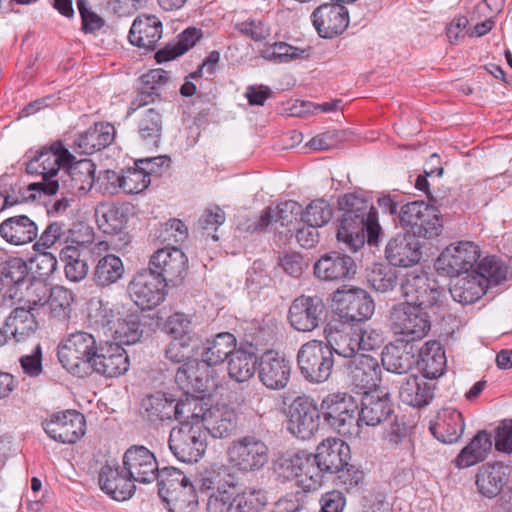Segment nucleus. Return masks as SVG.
<instances>
[{"label":"nucleus","instance_id":"1","mask_svg":"<svg viewBox=\"0 0 512 512\" xmlns=\"http://www.w3.org/2000/svg\"><path fill=\"white\" fill-rule=\"evenodd\" d=\"M338 206L341 215L338 218L337 240L352 252H357L366 241L371 246H377L383 234L377 209L369 201L352 193L341 196Z\"/></svg>","mask_w":512,"mask_h":512},{"label":"nucleus","instance_id":"2","mask_svg":"<svg viewBox=\"0 0 512 512\" xmlns=\"http://www.w3.org/2000/svg\"><path fill=\"white\" fill-rule=\"evenodd\" d=\"M98 348L93 334L79 330L68 334L60 344L57 355L67 371L83 377Z\"/></svg>","mask_w":512,"mask_h":512},{"label":"nucleus","instance_id":"3","mask_svg":"<svg viewBox=\"0 0 512 512\" xmlns=\"http://www.w3.org/2000/svg\"><path fill=\"white\" fill-rule=\"evenodd\" d=\"M297 364L307 381L323 383L330 378L333 371V351L323 341H308L298 350Z\"/></svg>","mask_w":512,"mask_h":512},{"label":"nucleus","instance_id":"4","mask_svg":"<svg viewBox=\"0 0 512 512\" xmlns=\"http://www.w3.org/2000/svg\"><path fill=\"white\" fill-rule=\"evenodd\" d=\"M168 443L171 452L179 461L198 462L207 448L206 430L203 425L181 421L171 429Z\"/></svg>","mask_w":512,"mask_h":512},{"label":"nucleus","instance_id":"5","mask_svg":"<svg viewBox=\"0 0 512 512\" xmlns=\"http://www.w3.org/2000/svg\"><path fill=\"white\" fill-rule=\"evenodd\" d=\"M323 418L339 434L347 437L359 434L358 406L346 393L329 394L321 403Z\"/></svg>","mask_w":512,"mask_h":512},{"label":"nucleus","instance_id":"6","mask_svg":"<svg viewBox=\"0 0 512 512\" xmlns=\"http://www.w3.org/2000/svg\"><path fill=\"white\" fill-rule=\"evenodd\" d=\"M430 310L409 304H397L390 310L389 320L395 334L405 336L406 341L423 339L431 329Z\"/></svg>","mask_w":512,"mask_h":512},{"label":"nucleus","instance_id":"7","mask_svg":"<svg viewBox=\"0 0 512 512\" xmlns=\"http://www.w3.org/2000/svg\"><path fill=\"white\" fill-rule=\"evenodd\" d=\"M229 463L239 471L261 470L269 461V448L257 436L246 435L231 442L227 450Z\"/></svg>","mask_w":512,"mask_h":512},{"label":"nucleus","instance_id":"8","mask_svg":"<svg viewBox=\"0 0 512 512\" xmlns=\"http://www.w3.org/2000/svg\"><path fill=\"white\" fill-rule=\"evenodd\" d=\"M148 269L167 287H177L188 274V258L177 247H164L151 255Z\"/></svg>","mask_w":512,"mask_h":512},{"label":"nucleus","instance_id":"9","mask_svg":"<svg viewBox=\"0 0 512 512\" xmlns=\"http://www.w3.org/2000/svg\"><path fill=\"white\" fill-rule=\"evenodd\" d=\"M481 251L471 241H459L447 246L435 262L436 270L449 277L471 272L479 261Z\"/></svg>","mask_w":512,"mask_h":512},{"label":"nucleus","instance_id":"10","mask_svg":"<svg viewBox=\"0 0 512 512\" xmlns=\"http://www.w3.org/2000/svg\"><path fill=\"white\" fill-rule=\"evenodd\" d=\"M400 289L406 301L403 304L419 306L435 310L440 305L443 291L435 282H430L427 275L417 271L406 273L401 281Z\"/></svg>","mask_w":512,"mask_h":512},{"label":"nucleus","instance_id":"11","mask_svg":"<svg viewBox=\"0 0 512 512\" xmlns=\"http://www.w3.org/2000/svg\"><path fill=\"white\" fill-rule=\"evenodd\" d=\"M75 160V157L61 142H54L50 147H43L32 156L26 164V172L32 175H40V182H57L54 179L60 168L65 170L67 163Z\"/></svg>","mask_w":512,"mask_h":512},{"label":"nucleus","instance_id":"12","mask_svg":"<svg viewBox=\"0 0 512 512\" xmlns=\"http://www.w3.org/2000/svg\"><path fill=\"white\" fill-rule=\"evenodd\" d=\"M326 314V306L319 296L301 295L292 301L288 320L296 331L312 332L325 321Z\"/></svg>","mask_w":512,"mask_h":512},{"label":"nucleus","instance_id":"13","mask_svg":"<svg viewBox=\"0 0 512 512\" xmlns=\"http://www.w3.org/2000/svg\"><path fill=\"white\" fill-rule=\"evenodd\" d=\"M320 412L307 396H299L289 406L287 429L299 439L311 438L319 428Z\"/></svg>","mask_w":512,"mask_h":512},{"label":"nucleus","instance_id":"14","mask_svg":"<svg viewBox=\"0 0 512 512\" xmlns=\"http://www.w3.org/2000/svg\"><path fill=\"white\" fill-rule=\"evenodd\" d=\"M335 312L343 319L363 321L372 316L374 302L370 295L360 288L336 290L333 294Z\"/></svg>","mask_w":512,"mask_h":512},{"label":"nucleus","instance_id":"15","mask_svg":"<svg viewBox=\"0 0 512 512\" xmlns=\"http://www.w3.org/2000/svg\"><path fill=\"white\" fill-rule=\"evenodd\" d=\"M167 286L149 269L138 272L128 285V291L135 304L142 310L159 305L166 295Z\"/></svg>","mask_w":512,"mask_h":512},{"label":"nucleus","instance_id":"16","mask_svg":"<svg viewBox=\"0 0 512 512\" xmlns=\"http://www.w3.org/2000/svg\"><path fill=\"white\" fill-rule=\"evenodd\" d=\"M43 426L51 439L63 444H74L85 434L86 421L80 412L66 410L53 414Z\"/></svg>","mask_w":512,"mask_h":512},{"label":"nucleus","instance_id":"17","mask_svg":"<svg viewBox=\"0 0 512 512\" xmlns=\"http://www.w3.org/2000/svg\"><path fill=\"white\" fill-rule=\"evenodd\" d=\"M99 309L103 313V325H107L113 333L114 342L122 345H132L138 342L142 336L140 329V317L136 313H127L120 316V312L115 314L114 309L108 307V303L104 304L98 301Z\"/></svg>","mask_w":512,"mask_h":512},{"label":"nucleus","instance_id":"18","mask_svg":"<svg viewBox=\"0 0 512 512\" xmlns=\"http://www.w3.org/2000/svg\"><path fill=\"white\" fill-rule=\"evenodd\" d=\"M127 352L119 343L106 341L99 348L88 366L93 372L105 377H118L129 368Z\"/></svg>","mask_w":512,"mask_h":512},{"label":"nucleus","instance_id":"19","mask_svg":"<svg viewBox=\"0 0 512 512\" xmlns=\"http://www.w3.org/2000/svg\"><path fill=\"white\" fill-rule=\"evenodd\" d=\"M123 468L133 483H151L156 480L159 468L156 457L145 446H132L123 456Z\"/></svg>","mask_w":512,"mask_h":512},{"label":"nucleus","instance_id":"20","mask_svg":"<svg viewBox=\"0 0 512 512\" xmlns=\"http://www.w3.org/2000/svg\"><path fill=\"white\" fill-rule=\"evenodd\" d=\"M311 18L315 29L322 38H333L342 34L349 24L347 8L332 1L317 7Z\"/></svg>","mask_w":512,"mask_h":512},{"label":"nucleus","instance_id":"21","mask_svg":"<svg viewBox=\"0 0 512 512\" xmlns=\"http://www.w3.org/2000/svg\"><path fill=\"white\" fill-rule=\"evenodd\" d=\"M357 266L347 254L332 251L321 256L314 264V274L322 281L349 280L356 274Z\"/></svg>","mask_w":512,"mask_h":512},{"label":"nucleus","instance_id":"22","mask_svg":"<svg viewBox=\"0 0 512 512\" xmlns=\"http://www.w3.org/2000/svg\"><path fill=\"white\" fill-rule=\"evenodd\" d=\"M291 374V364L284 356L274 351L265 352L258 363V377L271 390L286 387Z\"/></svg>","mask_w":512,"mask_h":512},{"label":"nucleus","instance_id":"23","mask_svg":"<svg viewBox=\"0 0 512 512\" xmlns=\"http://www.w3.org/2000/svg\"><path fill=\"white\" fill-rule=\"evenodd\" d=\"M385 256L394 267H410L422 257L421 244L415 235L399 233L388 241Z\"/></svg>","mask_w":512,"mask_h":512},{"label":"nucleus","instance_id":"24","mask_svg":"<svg viewBox=\"0 0 512 512\" xmlns=\"http://www.w3.org/2000/svg\"><path fill=\"white\" fill-rule=\"evenodd\" d=\"M357 326L330 322L324 328L325 344L339 356L351 359L359 353Z\"/></svg>","mask_w":512,"mask_h":512},{"label":"nucleus","instance_id":"25","mask_svg":"<svg viewBox=\"0 0 512 512\" xmlns=\"http://www.w3.org/2000/svg\"><path fill=\"white\" fill-rule=\"evenodd\" d=\"M37 301L25 307H17L11 311L6 318L5 332L12 336L17 343H23L35 338L38 329L37 314L35 311L38 306Z\"/></svg>","mask_w":512,"mask_h":512},{"label":"nucleus","instance_id":"26","mask_svg":"<svg viewBox=\"0 0 512 512\" xmlns=\"http://www.w3.org/2000/svg\"><path fill=\"white\" fill-rule=\"evenodd\" d=\"M101 490L116 501L128 500L135 491V484L124 468L106 464L99 471Z\"/></svg>","mask_w":512,"mask_h":512},{"label":"nucleus","instance_id":"27","mask_svg":"<svg viewBox=\"0 0 512 512\" xmlns=\"http://www.w3.org/2000/svg\"><path fill=\"white\" fill-rule=\"evenodd\" d=\"M322 472L334 474L351 459L350 446L338 438L324 439L314 454Z\"/></svg>","mask_w":512,"mask_h":512},{"label":"nucleus","instance_id":"28","mask_svg":"<svg viewBox=\"0 0 512 512\" xmlns=\"http://www.w3.org/2000/svg\"><path fill=\"white\" fill-rule=\"evenodd\" d=\"M453 278L449 292L451 297L460 304H473L487 292L486 278L474 270L455 275Z\"/></svg>","mask_w":512,"mask_h":512},{"label":"nucleus","instance_id":"29","mask_svg":"<svg viewBox=\"0 0 512 512\" xmlns=\"http://www.w3.org/2000/svg\"><path fill=\"white\" fill-rule=\"evenodd\" d=\"M393 413V404L388 393L365 392L358 412V425L376 426L386 421Z\"/></svg>","mask_w":512,"mask_h":512},{"label":"nucleus","instance_id":"30","mask_svg":"<svg viewBox=\"0 0 512 512\" xmlns=\"http://www.w3.org/2000/svg\"><path fill=\"white\" fill-rule=\"evenodd\" d=\"M381 362L388 372L407 374L415 363L414 345L405 339L390 342L382 351Z\"/></svg>","mask_w":512,"mask_h":512},{"label":"nucleus","instance_id":"31","mask_svg":"<svg viewBox=\"0 0 512 512\" xmlns=\"http://www.w3.org/2000/svg\"><path fill=\"white\" fill-rule=\"evenodd\" d=\"M302 214V207L293 200H287L277 204L275 207H266L259 219L248 226L250 232H261L268 228L269 225L275 223L281 227H289L293 224L297 217Z\"/></svg>","mask_w":512,"mask_h":512},{"label":"nucleus","instance_id":"32","mask_svg":"<svg viewBox=\"0 0 512 512\" xmlns=\"http://www.w3.org/2000/svg\"><path fill=\"white\" fill-rule=\"evenodd\" d=\"M129 41L145 51H154L162 37V22L155 15H139L132 23Z\"/></svg>","mask_w":512,"mask_h":512},{"label":"nucleus","instance_id":"33","mask_svg":"<svg viewBox=\"0 0 512 512\" xmlns=\"http://www.w3.org/2000/svg\"><path fill=\"white\" fill-rule=\"evenodd\" d=\"M201 492H210L208 499H231L228 489L235 486V477L229 470L220 466L205 469L197 480Z\"/></svg>","mask_w":512,"mask_h":512},{"label":"nucleus","instance_id":"34","mask_svg":"<svg viewBox=\"0 0 512 512\" xmlns=\"http://www.w3.org/2000/svg\"><path fill=\"white\" fill-rule=\"evenodd\" d=\"M0 236L11 245H25L37 239L38 226L26 215L12 216L0 224Z\"/></svg>","mask_w":512,"mask_h":512},{"label":"nucleus","instance_id":"35","mask_svg":"<svg viewBox=\"0 0 512 512\" xmlns=\"http://www.w3.org/2000/svg\"><path fill=\"white\" fill-rule=\"evenodd\" d=\"M116 130L110 123H95L79 135L75 141V150L78 153L91 155L109 145L115 139Z\"/></svg>","mask_w":512,"mask_h":512},{"label":"nucleus","instance_id":"36","mask_svg":"<svg viewBox=\"0 0 512 512\" xmlns=\"http://www.w3.org/2000/svg\"><path fill=\"white\" fill-rule=\"evenodd\" d=\"M399 397L403 403L421 408L430 403L434 396V385L426 378L410 375L400 382Z\"/></svg>","mask_w":512,"mask_h":512},{"label":"nucleus","instance_id":"37","mask_svg":"<svg viewBox=\"0 0 512 512\" xmlns=\"http://www.w3.org/2000/svg\"><path fill=\"white\" fill-rule=\"evenodd\" d=\"M176 400L165 393L147 395L141 403L143 417L153 425L176 419Z\"/></svg>","mask_w":512,"mask_h":512},{"label":"nucleus","instance_id":"38","mask_svg":"<svg viewBox=\"0 0 512 512\" xmlns=\"http://www.w3.org/2000/svg\"><path fill=\"white\" fill-rule=\"evenodd\" d=\"M347 369L355 386L369 388L376 385L379 363L371 355L365 353L356 354L349 360Z\"/></svg>","mask_w":512,"mask_h":512},{"label":"nucleus","instance_id":"39","mask_svg":"<svg viewBox=\"0 0 512 512\" xmlns=\"http://www.w3.org/2000/svg\"><path fill=\"white\" fill-rule=\"evenodd\" d=\"M419 358L418 366L422 377L436 379L443 375L446 368V356L439 342H426L419 350Z\"/></svg>","mask_w":512,"mask_h":512},{"label":"nucleus","instance_id":"40","mask_svg":"<svg viewBox=\"0 0 512 512\" xmlns=\"http://www.w3.org/2000/svg\"><path fill=\"white\" fill-rule=\"evenodd\" d=\"M492 448V437L486 430H480L458 454L454 464L459 469L468 468L487 457Z\"/></svg>","mask_w":512,"mask_h":512},{"label":"nucleus","instance_id":"41","mask_svg":"<svg viewBox=\"0 0 512 512\" xmlns=\"http://www.w3.org/2000/svg\"><path fill=\"white\" fill-rule=\"evenodd\" d=\"M236 338L229 332L217 334L207 340L201 352V361L210 367L223 363L235 351Z\"/></svg>","mask_w":512,"mask_h":512},{"label":"nucleus","instance_id":"42","mask_svg":"<svg viewBox=\"0 0 512 512\" xmlns=\"http://www.w3.org/2000/svg\"><path fill=\"white\" fill-rule=\"evenodd\" d=\"M237 423L238 416L233 409L216 407L210 410L203 427L214 438H226L234 433Z\"/></svg>","mask_w":512,"mask_h":512},{"label":"nucleus","instance_id":"43","mask_svg":"<svg viewBox=\"0 0 512 512\" xmlns=\"http://www.w3.org/2000/svg\"><path fill=\"white\" fill-rule=\"evenodd\" d=\"M95 171L96 167L92 160L81 159L67 163L63 173L70 178L73 190L85 194L93 187Z\"/></svg>","mask_w":512,"mask_h":512},{"label":"nucleus","instance_id":"44","mask_svg":"<svg viewBox=\"0 0 512 512\" xmlns=\"http://www.w3.org/2000/svg\"><path fill=\"white\" fill-rule=\"evenodd\" d=\"M505 481V468L498 463L483 465L476 474L478 491L487 498L497 496Z\"/></svg>","mask_w":512,"mask_h":512},{"label":"nucleus","instance_id":"45","mask_svg":"<svg viewBox=\"0 0 512 512\" xmlns=\"http://www.w3.org/2000/svg\"><path fill=\"white\" fill-rule=\"evenodd\" d=\"M124 272L121 258L114 254H107L98 260L93 272V281L98 287H108L117 283Z\"/></svg>","mask_w":512,"mask_h":512},{"label":"nucleus","instance_id":"46","mask_svg":"<svg viewBox=\"0 0 512 512\" xmlns=\"http://www.w3.org/2000/svg\"><path fill=\"white\" fill-rule=\"evenodd\" d=\"M73 302L74 296L69 289L56 286L51 289L49 299L41 303L40 306H47L51 318L64 322L71 317Z\"/></svg>","mask_w":512,"mask_h":512},{"label":"nucleus","instance_id":"47","mask_svg":"<svg viewBox=\"0 0 512 512\" xmlns=\"http://www.w3.org/2000/svg\"><path fill=\"white\" fill-rule=\"evenodd\" d=\"M464 427L462 414L458 411H452L445 414L440 422L432 425L430 431L440 442L451 444L461 437Z\"/></svg>","mask_w":512,"mask_h":512},{"label":"nucleus","instance_id":"48","mask_svg":"<svg viewBox=\"0 0 512 512\" xmlns=\"http://www.w3.org/2000/svg\"><path fill=\"white\" fill-rule=\"evenodd\" d=\"M211 409L198 396L186 394L176 402V420L189 421L191 424L204 425Z\"/></svg>","mask_w":512,"mask_h":512},{"label":"nucleus","instance_id":"49","mask_svg":"<svg viewBox=\"0 0 512 512\" xmlns=\"http://www.w3.org/2000/svg\"><path fill=\"white\" fill-rule=\"evenodd\" d=\"M257 356L243 349L235 350L228 362L229 376L237 382L249 380L255 373Z\"/></svg>","mask_w":512,"mask_h":512},{"label":"nucleus","instance_id":"50","mask_svg":"<svg viewBox=\"0 0 512 512\" xmlns=\"http://www.w3.org/2000/svg\"><path fill=\"white\" fill-rule=\"evenodd\" d=\"M169 512H194L198 505L195 488L189 481L162 499Z\"/></svg>","mask_w":512,"mask_h":512},{"label":"nucleus","instance_id":"51","mask_svg":"<svg viewBox=\"0 0 512 512\" xmlns=\"http://www.w3.org/2000/svg\"><path fill=\"white\" fill-rule=\"evenodd\" d=\"M200 38V30L187 28L178 36V41L175 44H168L158 50L155 59L158 63L173 60L192 48Z\"/></svg>","mask_w":512,"mask_h":512},{"label":"nucleus","instance_id":"52","mask_svg":"<svg viewBox=\"0 0 512 512\" xmlns=\"http://www.w3.org/2000/svg\"><path fill=\"white\" fill-rule=\"evenodd\" d=\"M162 128L163 120L159 108L153 107L141 111L138 120V132L144 141L157 145Z\"/></svg>","mask_w":512,"mask_h":512},{"label":"nucleus","instance_id":"53","mask_svg":"<svg viewBox=\"0 0 512 512\" xmlns=\"http://www.w3.org/2000/svg\"><path fill=\"white\" fill-rule=\"evenodd\" d=\"M266 494L262 490L247 488L237 494L226 508V512H260L266 505Z\"/></svg>","mask_w":512,"mask_h":512},{"label":"nucleus","instance_id":"54","mask_svg":"<svg viewBox=\"0 0 512 512\" xmlns=\"http://www.w3.org/2000/svg\"><path fill=\"white\" fill-rule=\"evenodd\" d=\"M299 464L298 486L302 487L304 491L316 489L320 485L322 471L318 467L315 456L306 451H301V462Z\"/></svg>","mask_w":512,"mask_h":512},{"label":"nucleus","instance_id":"55","mask_svg":"<svg viewBox=\"0 0 512 512\" xmlns=\"http://www.w3.org/2000/svg\"><path fill=\"white\" fill-rule=\"evenodd\" d=\"M431 205L424 201H415L403 205L399 212V222L402 227L409 228L411 235H415L421 228L422 219L429 216Z\"/></svg>","mask_w":512,"mask_h":512},{"label":"nucleus","instance_id":"56","mask_svg":"<svg viewBox=\"0 0 512 512\" xmlns=\"http://www.w3.org/2000/svg\"><path fill=\"white\" fill-rule=\"evenodd\" d=\"M187 373L193 375V382H190L186 394H200L204 397L215 387L214 370L204 362L198 361L196 370H188Z\"/></svg>","mask_w":512,"mask_h":512},{"label":"nucleus","instance_id":"57","mask_svg":"<svg viewBox=\"0 0 512 512\" xmlns=\"http://www.w3.org/2000/svg\"><path fill=\"white\" fill-rule=\"evenodd\" d=\"M164 330L173 339L194 340L192 316L182 312H175L168 317Z\"/></svg>","mask_w":512,"mask_h":512},{"label":"nucleus","instance_id":"58","mask_svg":"<svg viewBox=\"0 0 512 512\" xmlns=\"http://www.w3.org/2000/svg\"><path fill=\"white\" fill-rule=\"evenodd\" d=\"M477 274H482L487 280V288L489 283L499 284L506 280L508 268L507 266L495 256H486L481 261L477 262L474 269Z\"/></svg>","mask_w":512,"mask_h":512},{"label":"nucleus","instance_id":"59","mask_svg":"<svg viewBox=\"0 0 512 512\" xmlns=\"http://www.w3.org/2000/svg\"><path fill=\"white\" fill-rule=\"evenodd\" d=\"M156 480L158 481V494L162 499L171 493V489H178L190 481L182 471L173 467L159 470Z\"/></svg>","mask_w":512,"mask_h":512},{"label":"nucleus","instance_id":"60","mask_svg":"<svg viewBox=\"0 0 512 512\" xmlns=\"http://www.w3.org/2000/svg\"><path fill=\"white\" fill-rule=\"evenodd\" d=\"M333 216L330 204L324 199H317L312 201L304 213H302V220L315 227H321L327 224Z\"/></svg>","mask_w":512,"mask_h":512},{"label":"nucleus","instance_id":"61","mask_svg":"<svg viewBox=\"0 0 512 512\" xmlns=\"http://www.w3.org/2000/svg\"><path fill=\"white\" fill-rule=\"evenodd\" d=\"M397 281V271L390 266L375 265L369 277L373 288L381 293L393 290Z\"/></svg>","mask_w":512,"mask_h":512},{"label":"nucleus","instance_id":"62","mask_svg":"<svg viewBox=\"0 0 512 512\" xmlns=\"http://www.w3.org/2000/svg\"><path fill=\"white\" fill-rule=\"evenodd\" d=\"M150 184V177L140 167L128 169L120 178L119 188L127 194H138L144 191Z\"/></svg>","mask_w":512,"mask_h":512},{"label":"nucleus","instance_id":"63","mask_svg":"<svg viewBox=\"0 0 512 512\" xmlns=\"http://www.w3.org/2000/svg\"><path fill=\"white\" fill-rule=\"evenodd\" d=\"M335 474H337V484L348 493L359 491L364 484V472L349 462Z\"/></svg>","mask_w":512,"mask_h":512},{"label":"nucleus","instance_id":"64","mask_svg":"<svg viewBox=\"0 0 512 512\" xmlns=\"http://www.w3.org/2000/svg\"><path fill=\"white\" fill-rule=\"evenodd\" d=\"M187 236L186 225L179 219H171L162 226L158 238L167 243L166 247H172L173 244L183 242Z\"/></svg>","mask_w":512,"mask_h":512}]
</instances>
